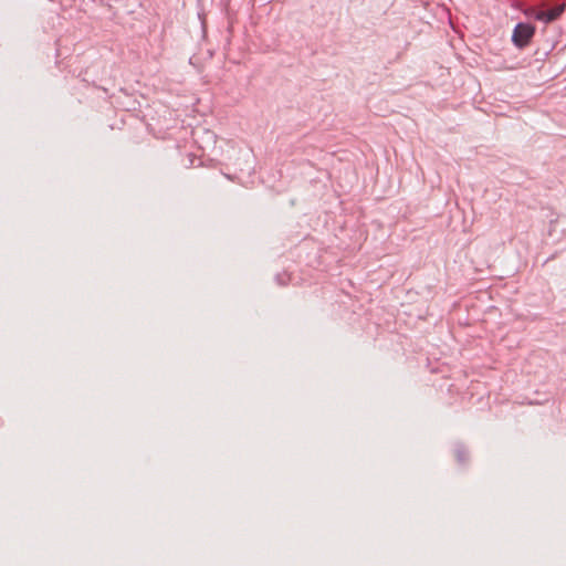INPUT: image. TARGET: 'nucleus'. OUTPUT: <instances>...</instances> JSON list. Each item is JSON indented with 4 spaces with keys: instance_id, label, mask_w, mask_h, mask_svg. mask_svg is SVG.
<instances>
[{
    "instance_id": "obj_1",
    "label": "nucleus",
    "mask_w": 566,
    "mask_h": 566,
    "mask_svg": "<svg viewBox=\"0 0 566 566\" xmlns=\"http://www.w3.org/2000/svg\"><path fill=\"white\" fill-rule=\"evenodd\" d=\"M535 28L528 23H518L512 35L514 44L518 48L526 46L534 36Z\"/></svg>"
},
{
    "instance_id": "obj_2",
    "label": "nucleus",
    "mask_w": 566,
    "mask_h": 566,
    "mask_svg": "<svg viewBox=\"0 0 566 566\" xmlns=\"http://www.w3.org/2000/svg\"><path fill=\"white\" fill-rule=\"evenodd\" d=\"M565 8H566V4L562 3V4L554 7L551 10H547L546 11L547 22H553V21L557 20L565 11Z\"/></svg>"
},
{
    "instance_id": "obj_3",
    "label": "nucleus",
    "mask_w": 566,
    "mask_h": 566,
    "mask_svg": "<svg viewBox=\"0 0 566 566\" xmlns=\"http://www.w3.org/2000/svg\"><path fill=\"white\" fill-rule=\"evenodd\" d=\"M534 18H535L536 20L544 21V22L548 23V22H547V14H546V11H537V12H535Z\"/></svg>"
}]
</instances>
